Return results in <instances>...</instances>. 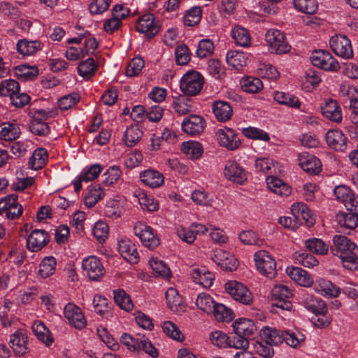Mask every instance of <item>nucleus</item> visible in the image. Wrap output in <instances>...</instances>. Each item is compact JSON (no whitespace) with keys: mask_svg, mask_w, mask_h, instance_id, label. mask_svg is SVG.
<instances>
[{"mask_svg":"<svg viewBox=\"0 0 358 358\" xmlns=\"http://www.w3.org/2000/svg\"><path fill=\"white\" fill-rule=\"evenodd\" d=\"M32 329L38 339L46 345L48 346L52 343L53 339L50 331L41 321L34 322L32 324Z\"/></svg>","mask_w":358,"mask_h":358,"instance_id":"nucleus-38","label":"nucleus"},{"mask_svg":"<svg viewBox=\"0 0 358 358\" xmlns=\"http://www.w3.org/2000/svg\"><path fill=\"white\" fill-rule=\"evenodd\" d=\"M257 270L268 278H273L277 274L276 262L266 250H259L254 255Z\"/></svg>","mask_w":358,"mask_h":358,"instance_id":"nucleus-4","label":"nucleus"},{"mask_svg":"<svg viewBox=\"0 0 358 358\" xmlns=\"http://www.w3.org/2000/svg\"><path fill=\"white\" fill-rule=\"evenodd\" d=\"M82 268L89 278L92 280H98L105 273L102 263L95 256L85 258L82 262Z\"/></svg>","mask_w":358,"mask_h":358,"instance_id":"nucleus-13","label":"nucleus"},{"mask_svg":"<svg viewBox=\"0 0 358 358\" xmlns=\"http://www.w3.org/2000/svg\"><path fill=\"white\" fill-rule=\"evenodd\" d=\"M249 341L245 336L235 334L229 336V348H234L240 351H248L249 348Z\"/></svg>","mask_w":358,"mask_h":358,"instance_id":"nucleus-59","label":"nucleus"},{"mask_svg":"<svg viewBox=\"0 0 358 358\" xmlns=\"http://www.w3.org/2000/svg\"><path fill=\"white\" fill-rule=\"evenodd\" d=\"M333 241L331 252L341 258L343 266L351 271H358V247L341 235H336Z\"/></svg>","mask_w":358,"mask_h":358,"instance_id":"nucleus-1","label":"nucleus"},{"mask_svg":"<svg viewBox=\"0 0 358 358\" xmlns=\"http://www.w3.org/2000/svg\"><path fill=\"white\" fill-rule=\"evenodd\" d=\"M114 300L122 309L129 311L132 310L134 304L129 296L123 289L115 290Z\"/></svg>","mask_w":358,"mask_h":358,"instance_id":"nucleus-50","label":"nucleus"},{"mask_svg":"<svg viewBox=\"0 0 358 358\" xmlns=\"http://www.w3.org/2000/svg\"><path fill=\"white\" fill-rule=\"evenodd\" d=\"M232 327L235 334L245 337L252 336L257 331V327L253 321L246 318L236 320Z\"/></svg>","mask_w":358,"mask_h":358,"instance_id":"nucleus-31","label":"nucleus"},{"mask_svg":"<svg viewBox=\"0 0 358 358\" xmlns=\"http://www.w3.org/2000/svg\"><path fill=\"white\" fill-rule=\"evenodd\" d=\"M182 150L192 159L199 158L203 153L201 143L196 141L184 142Z\"/></svg>","mask_w":358,"mask_h":358,"instance_id":"nucleus-53","label":"nucleus"},{"mask_svg":"<svg viewBox=\"0 0 358 358\" xmlns=\"http://www.w3.org/2000/svg\"><path fill=\"white\" fill-rule=\"evenodd\" d=\"M162 329L167 336L176 341H182L185 338L178 327L171 321L164 322L162 324Z\"/></svg>","mask_w":358,"mask_h":358,"instance_id":"nucleus-61","label":"nucleus"},{"mask_svg":"<svg viewBox=\"0 0 358 358\" xmlns=\"http://www.w3.org/2000/svg\"><path fill=\"white\" fill-rule=\"evenodd\" d=\"M224 288L234 300L243 304L248 305L252 301L253 296L251 292L241 282L236 280L229 281L225 283Z\"/></svg>","mask_w":358,"mask_h":358,"instance_id":"nucleus-7","label":"nucleus"},{"mask_svg":"<svg viewBox=\"0 0 358 358\" xmlns=\"http://www.w3.org/2000/svg\"><path fill=\"white\" fill-rule=\"evenodd\" d=\"M329 45L334 52L338 56L350 59L353 56L350 41L343 35H336L331 38Z\"/></svg>","mask_w":358,"mask_h":358,"instance_id":"nucleus-11","label":"nucleus"},{"mask_svg":"<svg viewBox=\"0 0 358 358\" xmlns=\"http://www.w3.org/2000/svg\"><path fill=\"white\" fill-rule=\"evenodd\" d=\"M29 129L32 134L40 136H47L50 131V128L48 123L43 121L34 120L31 121Z\"/></svg>","mask_w":358,"mask_h":358,"instance_id":"nucleus-63","label":"nucleus"},{"mask_svg":"<svg viewBox=\"0 0 358 358\" xmlns=\"http://www.w3.org/2000/svg\"><path fill=\"white\" fill-rule=\"evenodd\" d=\"M173 106L176 112L180 115L189 113L193 108L191 100L185 96H180L175 100Z\"/></svg>","mask_w":358,"mask_h":358,"instance_id":"nucleus-56","label":"nucleus"},{"mask_svg":"<svg viewBox=\"0 0 358 358\" xmlns=\"http://www.w3.org/2000/svg\"><path fill=\"white\" fill-rule=\"evenodd\" d=\"M136 29L148 38L154 37L159 30V27L152 13H146L140 17L136 23Z\"/></svg>","mask_w":358,"mask_h":358,"instance_id":"nucleus-12","label":"nucleus"},{"mask_svg":"<svg viewBox=\"0 0 358 358\" xmlns=\"http://www.w3.org/2000/svg\"><path fill=\"white\" fill-rule=\"evenodd\" d=\"M142 136L143 131L138 124H135L126 129L122 141L127 146L133 147L137 144Z\"/></svg>","mask_w":358,"mask_h":358,"instance_id":"nucleus-33","label":"nucleus"},{"mask_svg":"<svg viewBox=\"0 0 358 358\" xmlns=\"http://www.w3.org/2000/svg\"><path fill=\"white\" fill-rule=\"evenodd\" d=\"M175 55L178 65H185L190 61L191 53L188 47L185 44L180 45L176 48Z\"/></svg>","mask_w":358,"mask_h":358,"instance_id":"nucleus-62","label":"nucleus"},{"mask_svg":"<svg viewBox=\"0 0 358 358\" xmlns=\"http://www.w3.org/2000/svg\"><path fill=\"white\" fill-rule=\"evenodd\" d=\"M15 73L18 78L24 80H33L38 76V70L35 66L22 64L15 68Z\"/></svg>","mask_w":358,"mask_h":358,"instance_id":"nucleus-44","label":"nucleus"},{"mask_svg":"<svg viewBox=\"0 0 358 358\" xmlns=\"http://www.w3.org/2000/svg\"><path fill=\"white\" fill-rule=\"evenodd\" d=\"M325 138L327 143L331 148L341 152L347 149L348 138L341 131L338 129L329 130Z\"/></svg>","mask_w":358,"mask_h":358,"instance_id":"nucleus-20","label":"nucleus"},{"mask_svg":"<svg viewBox=\"0 0 358 358\" xmlns=\"http://www.w3.org/2000/svg\"><path fill=\"white\" fill-rule=\"evenodd\" d=\"M215 304L213 298L206 293L199 294L196 300V306L207 314H211Z\"/></svg>","mask_w":358,"mask_h":358,"instance_id":"nucleus-52","label":"nucleus"},{"mask_svg":"<svg viewBox=\"0 0 358 358\" xmlns=\"http://www.w3.org/2000/svg\"><path fill=\"white\" fill-rule=\"evenodd\" d=\"M338 224L345 229H354L358 225V215L350 213H339L336 216Z\"/></svg>","mask_w":358,"mask_h":358,"instance_id":"nucleus-37","label":"nucleus"},{"mask_svg":"<svg viewBox=\"0 0 358 358\" xmlns=\"http://www.w3.org/2000/svg\"><path fill=\"white\" fill-rule=\"evenodd\" d=\"M211 314L218 322H229L234 318L232 310L222 303H215Z\"/></svg>","mask_w":358,"mask_h":358,"instance_id":"nucleus-41","label":"nucleus"},{"mask_svg":"<svg viewBox=\"0 0 358 358\" xmlns=\"http://www.w3.org/2000/svg\"><path fill=\"white\" fill-rule=\"evenodd\" d=\"M21 134V131L16 121L6 122L0 124V138L6 141H15Z\"/></svg>","mask_w":358,"mask_h":358,"instance_id":"nucleus-27","label":"nucleus"},{"mask_svg":"<svg viewBox=\"0 0 358 358\" xmlns=\"http://www.w3.org/2000/svg\"><path fill=\"white\" fill-rule=\"evenodd\" d=\"M141 180L146 185L156 188L164 182V178L159 171L153 169H148L140 173Z\"/></svg>","mask_w":358,"mask_h":358,"instance_id":"nucleus-30","label":"nucleus"},{"mask_svg":"<svg viewBox=\"0 0 358 358\" xmlns=\"http://www.w3.org/2000/svg\"><path fill=\"white\" fill-rule=\"evenodd\" d=\"M266 180L268 187L274 193L284 196H287L290 194V187L282 182V180L272 176H268Z\"/></svg>","mask_w":358,"mask_h":358,"instance_id":"nucleus-32","label":"nucleus"},{"mask_svg":"<svg viewBox=\"0 0 358 358\" xmlns=\"http://www.w3.org/2000/svg\"><path fill=\"white\" fill-rule=\"evenodd\" d=\"M241 88L249 93H257L263 88V83L258 78L247 77L241 81Z\"/></svg>","mask_w":358,"mask_h":358,"instance_id":"nucleus-49","label":"nucleus"},{"mask_svg":"<svg viewBox=\"0 0 358 358\" xmlns=\"http://www.w3.org/2000/svg\"><path fill=\"white\" fill-rule=\"evenodd\" d=\"M231 37L235 43L241 47H249L251 43L250 35L248 31L242 27L236 26L231 31Z\"/></svg>","mask_w":358,"mask_h":358,"instance_id":"nucleus-39","label":"nucleus"},{"mask_svg":"<svg viewBox=\"0 0 358 358\" xmlns=\"http://www.w3.org/2000/svg\"><path fill=\"white\" fill-rule=\"evenodd\" d=\"M137 350H143L152 357L155 358L158 356L157 350L151 343L150 340L143 335L138 334L136 336Z\"/></svg>","mask_w":358,"mask_h":358,"instance_id":"nucleus-51","label":"nucleus"},{"mask_svg":"<svg viewBox=\"0 0 358 358\" xmlns=\"http://www.w3.org/2000/svg\"><path fill=\"white\" fill-rule=\"evenodd\" d=\"M64 313L69 323L76 329H82L85 327L87 320L78 306L69 303L65 306Z\"/></svg>","mask_w":358,"mask_h":358,"instance_id":"nucleus-14","label":"nucleus"},{"mask_svg":"<svg viewBox=\"0 0 358 358\" xmlns=\"http://www.w3.org/2000/svg\"><path fill=\"white\" fill-rule=\"evenodd\" d=\"M96 69L97 64L94 59L90 57L86 60L80 62L78 66V72L80 76L87 79L94 74Z\"/></svg>","mask_w":358,"mask_h":358,"instance_id":"nucleus-45","label":"nucleus"},{"mask_svg":"<svg viewBox=\"0 0 358 358\" xmlns=\"http://www.w3.org/2000/svg\"><path fill=\"white\" fill-rule=\"evenodd\" d=\"M274 99L280 104L294 108H299L301 102L299 99L293 94L282 92H275Z\"/></svg>","mask_w":358,"mask_h":358,"instance_id":"nucleus-42","label":"nucleus"},{"mask_svg":"<svg viewBox=\"0 0 358 358\" xmlns=\"http://www.w3.org/2000/svg\"><path fill=\"white\" fill-rule=\"evenodd\" d=\"M265 38L272 52L276 54H284L289 51L290 45L286 40L285 35L280 31L270 29L266 32Z\"/></svg>","mask_w":358,"mask_h":358,"instance_id":"nucleus-5","label":"nucleus"},{"mask_svg":"<svg viewBox=\"0 0 358 358\" xmlns=\"http://www.w3.org/2000/svg\"><path fill=\"white\" fill-rule=\"evenodd\" d=\"M48 241V233L42 229H35L27 239V247L31 252H38L47 244Z\"/></svg>","mask_w":358,"mask_h":358,"instance_id":"nucleus-21","label":"nucleus"},{"mask_svg":"<svg viewBox=\"0 0 358 358\" xmlns=\"http://www.w3.org/2000/svg\"><path fill=\"white\" fill-rule=\"evenodd\" d=\"M18 92H20V85L16 80L8 79L0 83L1 96H9L11 99Z\"/></svg>","mask_w":358,"mask_h":358,"instance_id":"nucleus-47","label":"nucleus"},{"mask_svg":"<svg viewBox=\"0 0 358 358\" xmlns=\"http://www.w3.org/2000/svg\"><path fill=\"white\" fill-rule=\"evenodd\" d=\"M305 244L310 252L318 255H325L328 251V246L319 238H310L306 241Z\"/></svg>","mask_w":358,"mask_h":358,"instance_id":"nucleus-57","label":"nucleus"},{"mask_svg":"<svg viewBox=\"0 0 358 358\" xmlns=\"http://www.w3.org/2000/svg\"><path fill=\"white\" fill-rule=\"evenodd\" d=\"M239 239L245 245L262 246L264 243V241L259 238L257 235L251 230L243 231L241 232L239 234Z\"/></svg>","mask_w":358,"mask_h":358,"instance_id":"nucleus-60","label":"nucleus"},{"mask_svg":"<svg viewBox=\"0 0 358 358\" xmlns=\"http://www.w3.org/2000/svg\"><path fill=\"white\" fill-rule=\"evenodd\" d=\"M291 211L292 216L296 217L299 225L303 222L307 227H312L315 222L313 214L303 203H294L292 206Z\"/></svg>","mask_w":358,"mask_h":358,"instance_id":"nucleus-15","label":"nucleus"},{"mask_svg":"<svg viewBox=\"0 0 358 358\" xmlns=\"http://www.w3.org/2000/svg\"><path fill=\"white\" fill-rule=\"evenodd\" d=\"M262 341L271 346L278 345L285 342L287 345L296 348L302 345L305 336L299 332L292 331H280L268 327H264L260 331Z\"/></svg>","mask_w":358,"mask_h":358,"instance_id":"nucleus-2","label":"nucleus"},{"mask_svg":"<svg viewBox=\"0 0 358 358\" xmlns=\"http://www.w3.org/2000/svg\"><path fill=\"white\" fill-rule=\"evenodd\" d=\"M216 136L220 145L226 148L229 150H236L241 144L237 134L229 127H225L223 129H219L216 131Z\"/></svg>","mask_w":358,"mask_h":358,"instance_id":"nucleus-10","label":"nucleus"},{"mask_svg":"<svg viewBox=\"0 0 358 358\" xmlns=\"http://www.w3.org/2000/svg\"><path fill=\"white\" fill-rule=\"evenodd\" d=\"M8 211L6 217L9 220H15L19 218L23 212V207L17 203V195L15 194L7 196Z\"/></svg>","mask_w":358,"mask_h":358,"instance_id":"nucleus-36","label":"nucleus"},{"mask_svg":"<svg viewBox=\"0 0 358 358\" xmlns=\"http://www.w3.org/2000/svg\"><path fill=\"white\" fill-rule=\"evenodd\" d=\"M255 352L264 358H271L274 355V350L271 345L266 344L264 341H255L252 343Z\"/></svg>","mask_w":358,"mask_h":358,"instance_id":"nucleus-64","label":"nucleus"},{"mask_svg":"<svg viewBox=\"0 0 358 358\" xmlns=\"http://www.w3.org/2000/svg\"><path fill=\"white\" fill-rule=\"evenodd\" d=\"M206 126L205 120L200 115H191L184 119L182 123V131L191 136L200 134Z\"/></svg>","mask_w":358,"mask_h":358,"instance_id":"nucleus-16","label":"nucleus"},{"mask_svg":"<svg viewBox=\"0 0 358 358\" xmlns=\"http://www.w3.org/2000/svg\"><path fill=\"white\" fill-rule=\"evenodd\" d=\"M224 175L229 180L243 184L247 180L245 170L236 162L228 161L224 169Z\"/></svg>","mask_w":358,"mask_h":358,"instance_id":"nucleus-18","label":"nucleus"},{"mask_svg":"<svg viewBox=\"0 0 358 358\" xmlns=\"http://www.w3.org/2000/svg\"><path fill=\"white\" fill-rule=\"evenodd\" d=\"M287 273L292 280L299 285L310 287L313 283V279L308 273L299 267L287 268Z\"/></svg>","mask_w":358,"mask_h":358,"instance_id":"nucleus-26","label":"nucleus"},{"mask_svg":"<svg viewBox=\"0 0 358 358\" xmlns=\"http://www.w3.org/2000/svg\"><path fill=\"white\" fill-rule=\"evenodd\" d=\"M124 211L122 202L117 200L108 201L105 208L106 216L112 220L120 217Z\"/></svg>","mask_w":358,"mask_h":358,"instance_id":"nucleus-43","label":"nucleus"},{"mask_svg":"<svg viewBox=\"0 0 358 358\" xmlns=\"http://www.w3.org/2000/svg\"><path fill=\"white\" fill-rule=\"evenodd\" d=\"M294 5L299 11L312 15L317 10L316 0H294Z\"/></svg>","mask_w":358,"mask_h":358,"instance_id":"nucleus-55","label":"nucleus"},{"mask_svg":"<svg viewBox=\"0 0 358 358\" xmlns=\"http://www.w3.org/2000/svg\"><path fill=\"white\" fill-rule=\"evenodd\" d=\"M93 307L94 312L103 317H108L110 315L108 300L103 296L99 295L94 296Z\"/></svg>","mask_w":358,"mask_h":358,"instance_id":"nucleus-48","label":"nucleus"},{"mask_svg":"<svg viewBox=\"0 0 358 358\" xmlns=\"http://www.w3.org/2000/svg\"><path fill=\"white\" fill-rule=\"evenodd\" d=\"M165 297L167 306L173 312L177 313L185 312V306L182 302V297L176 289L169 287L165 293Z\"/></svg>","mask_w":358,"mask_h":358,"instance_id":"nucleus-25","label":"nucleus"},{"mask_svg":"<svg viewBox=\"0 0 358 358\" xmlns=\"http://www.w3.org/2000/svg\"><path fill=\"white\" fill-rule=\"evenodd\" d=\"M213 113L220 122H226L231 119L233 109L231 105L223 101H215L212 105Z\"/></svg>","mask_w":358,"mask_h":358,"instance_id":"nucleus-29","label":"nucleus"},{"mask_svg":"<svg viewBox=\"0 0 358 358\" xmlns=\"http://www.w3.org/2000/svg\"><path fill=\"white\" fill-rule=\"evenodd\" d=\"M149 264L152 269L159 275L166 279L171 277V271L163 261L157 258H151Z\"/></svg>","mask_w":358,"mask_h":358,"instance_id":"nucleus-58","label":"nucleus"},{"mask_svg":"<svg viewBox=\"0 0 358 358\" xmlns=\"http://www.w3.org/2000/svg\"><path fill=\"white\" fill-rule=\"evenodd\" d=\"M47 160L48 152L46 150L42 148H37L29 160V168L33 170L41 169L44 166Z\"/></svg>","mask_w":358,"mask_h":358,"instance_id":"nucleus-34","label":"nucleus"},{"mask_svg":"<svg viewBox=\"0 0 358 358\" xmlns=\"http://www.w3.org/2000/svg\"><path fill=\"white\" fill-rule=\"evenodd\" d=\"M302 301L305 307L315 315H324L327 311V307L324 301L312 294H303Z\"/></svg>","mask_w":358,"mask_h":358,"instance_id":"nucleus-24","label":"nucleus"},{"mask_svg":"<svg viewBox=\"0 0 358 358\" xmlns=\"http://www.w3.org/2000/svg\"><path fill=\"white\" fill-rule=\"evenodd\" d=\"M17 51L23 55H32L41 49V43L38 41L22 39L16 45Z\"/></svg>","mask_w":358,"mask_h":358,"instance_id":"nucleus-35","label":"nucleus"},{"mask_svg":"<svg viewBox=\"0 0 358 358\" xmlns=\"http://www.w3.org/2000/svg\"><path fill=\"white\" fill-rule=\"evenodd\" d=\"M118 251L127 262L131 264L138 262L139 257L136 247L129 239L124 238L119 241Z\"/></svg>","mask_w":358,"mask_h":358,"instance_id":"nucleus-22","label":"nucleus"},{"mask_svg":"<svg viewBox=\"0 0 358 358\" xmlns=\"http://www.w3.org/2000/svg\"><path fill=\"white\" fill-rule=\"evenodd\" d=\"M292 292L288 287L284 285L274 286L271 292L272 305L284 310H291L292 308L289 299Z\"/></svg>","mask_w":358,"mask_h":358,"instance_id":"nucleus-6","label":"nucleus"},{"mask_svg":"<svg viewBox=\"0 0 358 358\" xmlns=\"http://www.w3.org/2000/svg\"><path fill=\"white\" fill-rule=\"evenodd\" d=\"M201 18V8L194 6L187 10L183 16L184 24L192 27L198 24Z\"/></svg>","mask_w":358,"mask_h":358,"instance_id":"nucleus-54","label":"nucleus"},{"mask_svg":"<svg viewBox=\"0 0 358 358\" xmlns=\"http://www.w3.org/2000/svg\"><path fill=\"white\" fill-rule=\"evenodd\" d=\"M313 284L315 291L322 296H329L336 298L339 296L341 292L339 287L331 281L323 278L316 280Z\"/></svg>","mask_w":358,"mask_h":358,"instance_id":"nucleus-23","label":"nucleus"},{"mask_svg":"<svg viewBox=\"0 0 358 358\" xmlns=\"http://www.w3.org/2000/svg\"><path fill=\"white\" fill-rule=\"evenodd\" d=\"M28 338L23 329H18L10 336L9 345L14 353L22 356L27 353Z\"/></svg>","mask_w":358,"mask_h":358,"instance_id":"nucleus-17","label":"nucleus"},{"mask_svg":"<svg viewBox=\"0 0 358 358\" xmlns=\"http://www.w3.org/2000/svg\"><path fill=\"white\" fill-rule=\"evenodd\" d=\"M321 109L322 115L327 119L335 122H341L343 118L341 109L336 101L333 99L327 101Z\"/></svg>","mask_w":358,"mask_h":358,"instance_id":"nucleus-28","label":"nucleus"},{"mask_svg":"<svg viewBox=\"0 0 358 358\" xmlns=\"http://www.w3.org/2000/svg\"><path fill=\"white\" fill-rule=\"evenodd\" d=\"M310 60L314 66L325 71H337L340 69L338 61L330 52L325 50H315L312 53Z\"/></svg>","mask_w":358,"mask_h":358,"instance_id":"nucleus-8","label":"nucleus"},{"mask_svg":"<svg viewBox=\"0 0 358 358\" xmlns=\"http://www.w3.org/2000/svg\"><path fill=\"white\" fill-rule=\"evenodd\" d=\"M227 62L236 70H240L247 64V57L243 52L231 50L227 52Z\"/></svg>","mask_w":358,"mask_h":358,"instance_id":"nucleus-40","label":"nucleus"},{"mask_svg":"<svg viewBox=\"0 0 358 358\" xmlns=\"http://www.w3.org/2000/svg\"><path fill=\"white\" fill-rule=\"evenodd\" d=\"M204 84V78L196 71L185 73L180 83V89L186 96H196L200 93Z\"/></svg>","mask_w":358,"mask_h":358,"instance_id":"nucleus-3","label":"nucleus"},{"mask_svg":"<svg viewBox=\"0 0 358 358\" xmlns=\"http://www.w3.org/2000/svg\"><path fill=\"white\" fill-rule=\"evenodd\" d=\"M298 159L301 169L310 174L317 175L322 170L321 162L312 155L302 152L299 154Z\"/></svg>","mask_w":358,"mask_h":358,"instance_id":"nucleus-19","label":"nucleus"},{"mask_svg":"<svg viewBox=\"0 0 358 358\" xmlns=\"http://www.w3.org/2000/svg\"><path fill=\"white\" fill-rule=\"evenodd\" d=\"M57 261L53 257H45L39 265L38 274L46 278L54 274L56 269Z\"/></svg>","mask_w":358,"mask_h":358,"instance_id":"nucleus-46","label":"nucleus"},{"mask_svg":"<svg viewBox=\"0 0 358 358\" xmlns=\"http://www.w3.org/2000/svg\"><path fill=\"white\" fill-rule=\"evenodd\" d=\"M134 232L140 238L142 244L149 249L153 250L160 243L159 239L154 233L152 228L144 223H137L134 227Z\"/></svg>","mask_w":358,"mask_h":358,"instance_id":"nucleus-9","label":"nucleus"}]
</instances>
